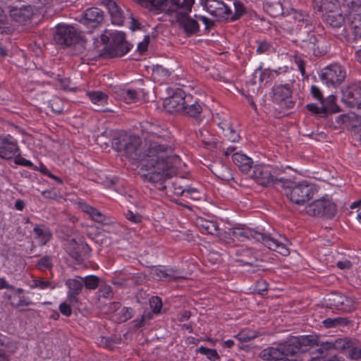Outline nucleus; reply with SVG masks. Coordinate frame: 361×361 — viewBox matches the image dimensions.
<instances>
[{"mask_svg": "<svg viewBox=\"0 0 361 361\" xmlns=\"http://www.w3.org/2000/svg\"><path fill=\"white\" fill-rule=\"evenodd\" d=\"M78 206L80 209H82L84 212L87 213L90 215V216L96 222L98 223H104L105 216L104 214L98 211L97 209L91 207L84 202H79Z\"/></svg>", "mask_w": 361, "mask_h": 361, "instance_id": "obj_32", "label": "nucleus"}, {"mask_svg": "<svg viewBox=\"0 0 361 361\" xmlns=\"http://www.w3.org/2000/svg\"><path fill=\"white\" fill-rule=\"evenodd\" d=\"M219 126L223 131L224 136L228 141L235 142L240 139L239 133L233 128L232 124L228 121H222Z\"/></svg>", "mask_w": 361, "mask_h": 361, "instance_id": "obj_30", "label": "nucleus"}, {"mask_svg": "<svg viewBox=\"0 0 361 361\" xmlns=\"http://www.w3.org/2000/svg\"><path fill=\"white\" fill-rule=\"evenodd\" d=\"M266 75L265 73L262 71V67L255 71L250 79L246 85V91L249 96L257 94L259 92L260 85Z\"/></svg>", "mask_w": 361, "mask_h": 361, "instance_id": "obj_24", "label": "nucleus"}, {"mask_svg": "<svg viewBox=\"0 0 361 361\" xmlns=\"http://www.w3.org/2000/svg\"><path fill=\"white\" fill-rule=\"evenodd\" d=\"M185 104V93L180 89L177 90L173 95L165 99L164 102L165 109L171 113L183 111Z\"/></svg>", "mask_w": 361, "mask_h": 361, "instance_id": "obj_12", "label": "nucleus"}, {"mask_svg": "<svg viewBox=\"0 0 361 361\" xmlns=\"http://www.w3.org/2000/svg\"><path fill=\"white\" fill-rule=\"evenodd\" d=\"M307 214L313 216H322V198L316 200L305 207Z\"/></svg>", "mask_w": 361, "mask_h": 361, "instance_id": "obj_41", "label": "nucleus"}, {"mask_svg": "<svg viewBox=\"0 0 361 361\" xmlns=\"http://www.w3.org/2000/svg\"><path fill=\"white\" fill-rule=\"evenodd\" d=\"M202 141L209 149H213L217 147V142L212 138L205 136L202 138Z\"/></svg>", "mask_w": 361, "mask_h": 361, "instance_id": "obj_63", "label": "nucleus"}, {"mask_svg": "<svg viewBox=\"0 0 361 361\" xmlns=\"http://www.w3.org/2000/svg\"><path fill=\"white\" fill-rule=\"evenodd\" d=\"M198 352L202 355L207 356V357L210 360H215L219 358V356L214 349L207 348L204 346H200L198 349Z\"/></svg>", "mask_w": 361, "mask_h": 361, "instance_id": "obj_53", "label": "nucleus"}, {"mask_svg": "<svg viewBox=\"0 0 361 361\" xmlns=\"http://www.w3.org/2000/svg\"><path fill=\"white\" fill-rule=\"evenodd\" d=\"M34 232L39 239L41 245H44L52 237L49 228L44 226H36L34 228Z\"/></svg>", "mask_w": 361, "mask_h": 361, "instance_id": "obj_36", "label": "nucleus"}, {"mask_svg": "<svg viewBox=\"0 0 361 361\" xmlns=\"http://www.w3.org/2000/svg\"><path fill=\"white\" fill-rule=\"evenodd\" d=\"M346 73L344 68L338 64L331 65L324 69L319 75L322 81L327 86L336 87L345 80Z\"/></svg>", "mask_w": 361, "mask_h": 361, "instance_id": "obj_7", "label": "nucleus"}, {"mask_svg": "<svg viewBox=\"0 0 361 361\" xmlns=\"http://www.w3.org/2000/svg\"><path fill=\"white\" fill-rule=\"evenodd\" d=\"M14 30V26L7 17L1 7H0V32L1 33H11Z\"/></svg>", "mask_w": 361, "mask_h": 361, "instance_id": "obj_38", "label": "nucleus"}, {"mask_svg": "<svg viewBox=\"0 0 361 361\" xmlns=\"http://www.w3.org/2000/svg\"><path fill=\"white\" fill-rule=\"evenodd\" d=\"M232 159L233 163L243 173H247L251 169L252 164V159L245 154L235 153L232 155Z\"/></svg>", "mask_w": 361, "mask_h": 361, "instance_id": "obj_29", "label": "nucleus"}, {"mask_svg": "<svg viewBox=\"0 0 361 361\" xmlns=\"http://www.w3.org/2000/svg\"><path fill=\"white\" fill-rule=\"evenodd\" d=\"M104 19L105 16L103 11L97 7H92L84 11L82 23L87 26L95 28L101 25Z\"/></svg>", "mask_w": 361, "mask_h": 361, "instance_id": "obj_13", "label": "nucleus"}, {"mask_svg": "<svg viewBox=\"0 0 361 361\" xmlns=\"http://www.w3.org/2000/svg\"><path fill=\"white\" fill-rule=\"evenodd\" d=\"M78 39V33L73 26L59 25L54 36L56 44L68 47L75 43Z\"/></svg>", "mask_w": 361, "mask_h": 361, "instance_id": "obj_8", "label": "nucleus"}, {"mask_svg": "<svg viewBox=\"0 0 361 361\" xmlns=\"http://www.w3.org/2000/svg\"><path fill=\"white\" fill-rule=\"evenodd\" d=\"M66 249L69 255L76 261H82L88 257L90 252V246L83 242L78 243L74 238L68 240Z\"/></svg>", "mask_w": 361, "mask_h": 361, "instance_id": "obj_11", "label": "nucleus"}, {"mask_svg": "<svg viewBox=\"0 0 361 361\" xmlns=\"http://www.w3.org/2000/svg\"><path fill=\"white\" fill-rule=\"evenodd\" d=\"M230 233L234 238V240H238L240 241H244L251 238L259 242L262 239V233L259 231L252 229L248 227H233L231 228Z\"/></svg>", "mask_w": 361, "mask_h": 361, "instance_id": "obj_15", "label": "nucleus"}, {"mask_svg": "<svg viewBox=\"0 0 361 361\" xmlns=\"http://www.w3.org/2000/svg\"><path fill=\"white\" fill-rule=\"evenodd\" d=\"M18 154V147L14 140L11 137L0 138V157L10 159Z\"/></svg>", "mask_w": 361, "mask_h": 361, "instance_id": "obj_18", "label": "nucleus"}, {"mask_svg": "<svg viewBox=\"0 0 361 361\" xmlns=\"http://www.w3.org/2000/svg\"><path fill=\"white\" fill-rule=\"evenodd\" d=\"M213 173L216 178L221 180H232L233 179L230 169L224 165L216 167L214 171H213Z\"/></svg>", "mask_w": 361, "mask_h": 361, "instance_id": "obj_43", "label": "nucleus"}, {"mask_svg": "<svg viewBox=\"0 0 361 361\" xmlns=\"http://www.w3.org/2000/svg\"><path fill=\"white\" fill-rule=\"evenodd\" d=\"M32 302L30 299L24 295L20 296L18 302L15 303L11 302V305L16 309L23 310V307H27L32 305Z\"/></svg>", "mask_w": 361, "mask_h": 361, "instance_id": "obj_54", "label": "nucleus"}, {"mask_svg": "<svg viewBox=\"0 0 361 361\" xmlns=\"http://www.w3.org/2000/svg\"><path fill=\"white\" fill-rule=\"evenodd\" d=\"M171 192H173L175 195H182L183 193H189L192 194L193 192H197V190L195 188H188L183 189L181 186H177V182H170L169 188Z\"/></svg>", "mask_w": 361, "mask_h": 361, "instance_id": "obj_49", "label": "nucleus"}, {"mask_svg": "<svg viewBox=\"0 0 361 361\" xmlns=\"http://www.w3.org/2000/svg\"><path fill=\"white\" fill-rule=\"evenodd\" d=\"M141 139L134 135H129L126 133H120L113 138L112 147L129 159L136 161L141 159L144 163L141 164L138 170L142 166L146 164V155L142 156L141 152Z\"/></svg>", "mask_w": 361, "mask_h": 361, "instance_id": "obj_3", "label": "nucleus"}, {"mask_svg": "<svg viewBox=\"0 0 361 361\" xmlns=\"http://www.w3.org/2000/svg\"><path fill=\"white\" fill-rule=\"evenodd\" d=\"M326 328H334L339 326H346L349 320L345 317L327 318L322 322Z\"/></svg>", "mask_w": 361, "mask_h": 361, "instance_id": "obj_45", "label": "nucleus"}, {"mask_svg": "<svg viewBox=\"0 0 361 361\" xmlns=\"http://www.w3.org/2000/svg\"><path fill=\"white\" fill-rule=\"evenodd\" d=\"M42 196L47 199L59 200L61 196L55 190H47L42 192Z\"/></svg>", "mask_w": 361, "mask_h": 361, "instance_id": "obj_62", "label": "nucleus"}, {"mask_svg": "<svg viewBox=\"0 0 361 361\" xmlns=\"http://www.w3.org/2000/svg\"><path fill=\"white\" fill-rule=\"evenodd\" d=\"M235 337L238 339L240 342H247L257 337V335L254 333L247 331H241L238 333Z\"/></svg>", "mask_w": 361, "mask_h": 361, "instance_id": "obj_58", "label": "nucleus"}, {"mask_svg": "<svg viewBox=\"0 0 361 361\" xmlns=\"http://www.w3.org/2000/svg\"><path fill=\"white\" fill-rule=\"evenodd\" d=\"M8 13L10 20L20 25H25L33 16V8L30 5L9 6Z\"/></svg>", "mask_w": 361, "mask_h": 361, "instance_id": "obj_10", "label": "nucleus"}, {"mask_svg": "<svg viewBox=\"0 0 361 361\" xmlns=\"http://www.w3.org/2000/svg\"><path fill=\"white\" fill-rule=\"evenodd\" d=\"M314 3L317 10L325 12L326 15L336 12L340 7L338 0H314Z\"/></svg>", "mask_w": 361, "mask_h": 361, "instance_id": "obj_28", "label": "nucleus"}, {"mask_svg": "<svg viewBox=\"0 0 361 361\" xmlns=\"http://www.w3.org/2000/svg\"><path fill=\"white\" fill-rule=\"evenodd\" d=\"M251 178L253 179H260L262 180H272V176L265 167L262 165L255 166Z\"/></svg>", "mask_w": 361, "mask_h": 361, "instance_id": "obj_37", "label": "nucleus"}, {"mask_svg": "<svg viewBox=\"0 0 361 361\" xmlns=\"http://www.w3.org/2000/svg\"><path fill=\"white\" fill-rule=\"evenodd\" d=\"M99 280V279L94 275L85 276L82 278L83 286H85L87 289L94 290L98 287Z\"/></svg>", "mask_w": 361, "mask_h": 361, "instance_id": "obj_51", "label": "nucleus"}, {"mask_svg": "<svg viewBox=\"0 0 361 361\" xmlns=\"http://www.w3.org/2000/svg\"><path fill=\"white\" fill-rule=\"evenodd\" d=\"M118 93L121 99L128 104L137 100V92L135 90L123 88L119 90Z\"/></svg>", "mask_w": 361, "mask_h": 361, "instance_id": "obj_40", "label": "nucleus"}, {"mask_svg": "<svg viewBox=\"0 0 361 361\" xmlns=\"http://www.w3.org/2000/svg\"><path fill=\"white\" fill-rule=\"evenodd\" d=\"M353 341L348 338H337L334 341V350H344L352 347Z\"/></svg>", "mask_w": 361, "mask_h": 361, "instance_id": "obj_48", "label": "nucleus"}, {"mask_svg": "<svg viewBox=\"0 0 361 361\" xmlns=\"http://www.w3.org/2000/svg\"><path fill=\"white\" fill-rule=\"evenodd\" d=\"M153 72L159 76L167 77L171 74L169 68L164 67L162 65H156L153 68Z\"/></svg>", "mask_w": 361, "mask_h": 361, "instance_id": "obj_59", "label": "nucleus"}, {"mask_svg": "<svg viewBox=\"0 0 361 361\" xmlns=\"http://www.w3.org/2000/svg\"><path fill=\"white\" fill-rule=\"evenodd\" d=\"M233 4L235 7V13L233 15H232L231 13L228 19L235 20L240 18L243 15V13H245V8L243 5L240 2H234Z\"/></svg>", "mask_w": 361, "mask_h": 361, "instance_id": "obj_55", "label": "nucleus"}, {"mask_svg": "<svg viewBox=\"0 0 361 361\" xmlns=\"http://www.w3.org/2000/svg\"><path fill=\"white\" fill-rule=\"evenodd\" d=\"M86 94L92 103L95 106V110L102 111H108L106 109H103V107L107 104L109 98L106 93L101 91H92L87 92Z\"/></svg>", "mask_w": 361, "mask_h": 361, "instance_id": "obj_27", "label": "nucleus"}, {"mask_svg": "<svg viewBox=\"0 0 361 361\" xmlns=\"http://www.w3.org/2000/svg\"><path fill=\"white\" fill-rule=\"evenodd\" d=\"M274 183H281L286 196L297 204H303L318 191V187L310 182H262V186L269 188Z\"/></svg>", "mask_w": 361, "mask_h": 361, "instance_id": "obj_2", "label": "nucleus"}, {"mask_svg": "<svg viewBox=\"0 0 361 361\" xmlns=\"http://www.w3.org/2000/svg\"><path fill=\"white\" fill-rule=\"evenodd\" d=\"M336 97L334 95L329 96L321 102L323 114H335L340 111L339 106L335 103Z\"/></svg>", "mask_w": 361, "mask_h": 361, "instance_id": "obj_34", "label": "nucleus"}, {"mask_svg": "<svg viewBox=\"0 0 361 361\" xmlns=\"http://www.w3.org/2000/svg\"><path fill=\"white\" fill-rule=\"evenodd\" d=\"M142 135L149 142L146 164L137 171L141 178L147 180H162L173 178L177 174L179 157L173 154L171 147L161 143L167 132L153 123L145 121L140 123Z\"/></svg>", "mask_w": 361, "mask_h": 361, "instance_id": "obj_1", "label": "nucleus"}, {"mask_svg": "<svg viewBox=\"0 0 361 361\" xmlns=\"http://www.w3.org/2000/svg\"><path fill=\"white\" fill-rule=\"evenodd\" d=\"M262 244L267 246L269 249L276 251L283 256L289 255V250L286 246L277 239L271 237L270 235L263 233L262 239L260 241Z\"/></svg>", "mask_w": 361, "mask_h": 361, "instance_id": "obj_21", "label": "nucleus"}, {"mask_svg": "<svg viewBox=\"0 0 361 361\" xmlns=\"http://www.w3.org/2000/svg\"><path fill=\"white\" fill-rule=\"evenodd\" d=\"M342 6L349 9L351 32L348 42L361 43V0H341Z\"/></svg>", "mask_w": 361, "mask_h": 361, "instance_id": "obj_4", "label": "nucleus"}, {"mask_svg": "<svg viewBox=\"0 0 361 361\" xmlns=\"http://www.w3.org/2000/svg\"><path fill=\"white\" fill-rule=\"evenodd\" d=\"M200 4L208 13L219 18L228 19L231 14V10L221 1L200 0Z\"/></svg>", "mask_w": 361, "mask_h": 361, "instance_id": "obj_9", "label": "nucleus"}, {"mask_svg": "<svg viewBox=\"0 0 361 361\" xmlns=\"http://www.w3.org/2000/svg\"><path fill=\"white\" fill-rule=\"evenodd\" d=\"M71 305L69 302L68 303L66 302L61 303L59 305L60 312L66 317H70L72 314Z\"/></svg>", "mask_w": 361, "mask_h": 361, "instance_id": "obj_61", "label": "nucleus"}, {"mask_svg": "<svg viewBox=\"0 0 361 361\" xmlns=\"http://www.w3.org/2000/svg\"><path fill=\"white\" fill-rule=\"evenodd\" d=\"M349 45L355 50V57L361 63V43L348 42Z\"/></svg>", "mask_w": 361, "mask_h": 361, "instance_id": "obj_64", "label": "nucleus"}, {"mask_svg": "<svg viewBox=\"0 0 361 361\" xmlns=\"http://www.w3.org/2000/svg\"><path fill=\"white\" fill-rule=\"evenodd\" d=\"M330 300L337 310L344 312H350L356 309V300L352 297L336 293L332 295Z\"/></svg>", "mask_w": 361, "mask_h": 361, "instance_id": "obj_14", "label": "nucleus"}, {"mask_svg": "<svg viewBox=\"0 0 361 361\" xmlns=\"http://www.w3.org/2000/svg\"><path fill=\"white\" fill-rule=\"evenodd\" d=\"M342 99L350 106L361 107V86H353L345 90Z\"/></svg>", "mask_w": 361, "mask_h": 361, "instance_id": "obj_20", "label": "nucleus"}, {"mask_svg": "<svg viewBox=\"0 0 361 361\" xmlns=\"http://www.w3.org/2000/svg\"><path fill=\"white\" fill-rule=\"evenodd\" d=\"M197 225L198 227L205 231L207 233L216 235L219 234V227L217 224L212 221H208L202 218L197 219Z\"/></svg>", "mask_w": 361, "mask_h": 361, "instance_id": "obj_33", "label": "nucleus"}, {"mask_svg": "<svg viewBox=\"0 0 361 361\" xmlns=\"http://www.w3.org/2000/svg\"><path fill=\"white\" fill-rule=\"evenodd\" d=\"M68 287L67 300L71 304H75L78 301V295L81 293L83 288L82 278L77 276L75 279H69L66 281Z\"/></svg>", "mask_w": 361, "mask_h": 361, "instance_id": "obj_16", "label": "nucleus"}, {"mask_svg": "<svg viewBox=\"0 0 361 361\" xmlns=\"http://www.w3.org/2000/svg\"><path fill=\"white\" fill-rule=\"evenodd\" d=\"M176 20L179 26L184 30L187 35H192L199 30V25L197 20L191 18L189 13L178 11Z\"/></svg>", "mask_w": 361, "mask_h": 361, "instance_id": "obj_19", "label": "nucleus"}, {"mask_svg": "<svg viewBox=\"0 0 361 361\" xmlns=\"http://www.w3.org/2000/svg\"><path fill=\"white\" fill-rule=\"evenodd\" d=\"M53 266V257L50 255L43 256L36 263V267L42 271L51 270Z\"/></svg>", "mask_w": 361, "mask_h": 361, "instance_id": "obj_44", "label": "nucleus"}, {"mask_svg": "<svg viewBox=\"0 0 361 361\" xmlns=\"http://www.w3.org/2000/svg\"><path fill=\"white\" fill-rule=\"evenodd\" d=\"M107 30H105V33ZM101 41L104 44L109 45L107 50L110 57L122 56L130 49V45L127 42L125 38V33L123 32H116L111 34V37L106 34L101 35Z\"/></svg>", "mask_w": 361, "mask_h": 361, "instance_id": "obj_5", "label": "nucleus"}, {"mask_svg": "<svg viewBox=\"0 0 361 361\" xmlns=\"http://www.w3.org/2000/svg\"><path fill=\"white\" fill-rule=\"evenodd\" d=\"M274 98L277 102H282L289 98L292 91L288 85H276L273 88Z\"/></svg>", "mask_w": 361, "mask_h": 361, "instance_id": "obj_35", "label": "nucleus"}, {"mask_svg": "<svg viewBox=\"0 0 361 361\" xmlns=\"http://www.w3.org/2000/svg\"><path fill=\"white\" fill-rule=\"evenodd\" d=\"M97 143L101 147L105 146L107 147L110 142L112 143L113 139H111V131L106 130L99 135L97 138Z\"/></svg>", "mask_w": 361, "mask_h": 361, "instance_id": "obj_52", "label": "nucleus"}, {"mask_svg": "<svg viewBox=\"0 0 361 361\" xmlns=\"http://www.w3.org/2000/svg\"><path fill=\"white\" fill-rule=\"evenodd\" d=\"M144 8L157 13L161 12L171 13L174 10L169 6L168 0H133Z\"/></svg>", "mask_w": 361, "mask_h": 361, "instance_id": "obj_17", "label": "nucleus"}, {"mask_svg": "<svg viewBox=\"0 0 361 361\" xmlns=\"http://www.w3.org/2000/svg\"><path fill=\"white\" fill-rule=\"evenodd\" d=\"M288 339L279 343L276 347H269L261 351L259 357L266 361L282 360L285 357L293 355V351L288 345Z\"/></svg>", "mask_w": 361, "mask_h": 361, "instance_id": "obj_6", "label": "nucleus"}, {"mask_svg": "<svg viewBox=\"0 0 361 361\" xmlns=\"http://www.w3.org/2000/svg\"><path fill=\"white\" fill-rule=\"evenodd\" d=\"M325 21L333 27H340L344 23V17L340 13H328L326 16Z\"/></svg>", "mask_w": 361, "mask_h": 361, "instance_id": "obj_39", "label": "nucleus"}, {"mask_svg": "<svg viewBox=\"0 0 361 361\" xmlns=\"http://www.w3.org/2000/svg\"><path fill=\"white\" fill-rule=\"evenodd\" d=\"M114 293L110 286H101L99 289V296L106 299L113 298Z\"/></svg>", "mask_w": 361, "mask_h": 361, "instance_id": "obj_57", "label": "nucleus"}, {"mask_svg": "<svg viewBox=\"0 0 361 361\" xmlns=\"http://www.w3.org/2000/svg\"><path fill=\"white\" fill-rule=\"evenodd\" d=\"M17 350L16 343L6 336L0 334V361H9V357Z\"/></svg>", "mask_w": 361, "mask_h": 361, "instance_id": "obj_23", "label": "nucleus"}, {"mask_svg": "<svg viewBox=\"0 0 361 361\" xmlns=\"http://www.w3.org/2000/svg\"><path fill=\"white\" fill-rule=\"evenodd\" d=\"M288 339V345L293 351V355L300 350L305 346H313L316 344L317 339L312 336H302L300 337L293 336Z\"/></svg>", "mask_w": 361, "mask_h": 361, "instance_id": "obj_25", "label": "nucleus"}, {"mask_svg": "<svg viewBox=\"0 0 361 361\" xmlns=\"http://www.w3.org/2000/svg\"><path fill=\"white\" fill-rule=\"evenodd\" d=\"M216 236L219 237V240L222 243H224L226 245H228V246L234 245V243H235L234 238L233 237L231 233H230L229 228L227 231H225L224 232L219 231V234L216 235Z\"/></svg>", "mask_w": 361, "mask_h": 361, "instance_id": "obj_50", "label": "nucleus"}, {"mask_svg": "<svg viewBox=\"0 0 361 361\" xmlns=\"http://www.w3.org/2000/svg\"><path fill=\"white\" fill-rule=\"evenodd\" d=\"M134 314V310L131 307H123L119 312H118L115 317V319L118 323L125 322L127 320L133 317Z\"/></svg>", "mask_w": 361, "mask_h": 361, "instance_id": "obj_46", "label": "nucleus"}, {"mask_svg": "<svg viewBox=\"0 0 361 361\" xmlns=\"http://www.w3.org/2000/svg\"><path fill=\"white\" fill-rule=\"evenodd\" d=\"M103 4L108 9L111 23L116 25H122L124 21V15L121 8L117 4L111 0H104Z\"/></svg>", "mask_w": 361, "mask_h": 361, "instance_id": "obj_22", "label": "nucleus"}, {"mask_svg": "<svg viewBox=\"0 0 361 361\" xmlns=\"http://www.w3.org/2000/svg\"><path fill=\"white\" fill-rule=\"evenodd\" d=\"M150 307L154 313H159L162 307V302L159 297L154 296L149 300Z\"/></svg>", "mask_w": 361, "mask_h": 361, "instance_id": "obj_56", "label": "nucleus"}, {"mask_svg": "<svg viewBox=\"0 0 361 361\" xmlns=\"http://www.w3.org/2000/svg\"><path fill=\"white\" fill-rule=\"evenodd\" d=\"M348 355L352 360L361 359V347L354 346L353 342Z\"/></svg>", "mask_w": 361, "mask_h": 361, "instance_id": "obj_60", "label": "nucleus"}, {"mask_svg": "<svg viewBox=\"0 0 361 361\" xmlns=\"http://www.w3.org/2000/svg\"><path fill=\"white\" fill-rule=\"evenodd\" d=\"M169 4L172 5V8L174 9L173 11H175L178 8H183L185 9L183 13H190L194 4V0H184L182 5H180L179 0H170Z\"/></svg>", "mask_w": 361, "mask_h": 361, "instance_id": "obj_47", "label": "nucleus"}, {"mask_svg": "<svg viewBox=\"0 0 361 361\" xmlns=\"http://www.w3.org/2000/svg\"><path fill=\"white\" fill-rule=\"evenodd\" d=\"M322 216L328 219L334 217L337 212L336 205L327 196L322 197Z\"/></svg>", "mask_w": 361, "mask_h": 361, "instance_id": "obj_31", "label": "nucleus"}, {"mask_svg": "<svg viewBox=\"0 0 361 361\" xmlns=\"http://www.w3.org/2000/svg\"><path fill=\"white\" fill-rule=\"evenodd\" d=\"M202 107L197 102H189L188 98L183 109V112L192 117H196L202 112Z\"/></svg>", "mask_w": 361, "mask_h": 361, "instance_id": "obj_42", "label": "nucleus"}, {"mask_svg": "<svg viewBox=\"0 0 361 361\" xmlns=\"http://www.w3.org/2000/svg\"><path fill=\"white\" fill-rule=\"evenodd\" d=\"M151 275L156 280L164 281H176L179 278L176 270L161 267L152 269L151 270Z\"/></svg>", "mask_w": 361, "mask_h": 361, "instance_id": "obj_26", "label": "nucleus"}]
</instances>
